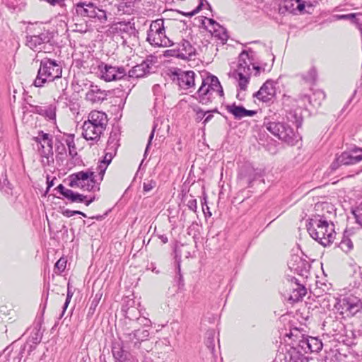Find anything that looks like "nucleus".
Segmentation results:
<instances>
[{
  "label": "nucleus",
  "instance_id": "obj_14",
  "mask_svg": "<svg viewBox=\"0 0 362 362\" xmlns=\"http://www.w3.org/2000/svg\"><path fill=\"white\" fill-rule=\"evenodd\" d=\"M167 56L176 57L182 59H189L195 54V49L187 40H182L177 44L176 48L165 52Z\"/></svg>",
  "mask_w": 362,
  "mask_h": 362
},
{
  "label": "nucleus",
  "instance_id": "obj_8",
  "mask_svg": "<svg viewBox=\"0 0 362 362\" xmlns=\"http://www.w3.org/2000/svg\"><path fill=\"white\" fill-rule=\"evenodd\" d=\"M69 186L79 187L87 191L98 190L95 175L91 171H80L69 176Z\"/></svg>",
  "mask_w": 362,
  "mask_h": 362
},
{
  "label": "nucleus",
  "instance_id": "obj_63",
  "mask_svg": "<svg viewBox=\"0 0 362 362\" xmlns=\"http://www.w3.org/2000/svg\"><path fill=\"white\" fill-rule=\"evenodd\" d=\"M159 238L161 240V241L163 243H167L168 241V238L164 235H161L159 236Z\"/></svg>",
  "mask_w": 362,
  "mask_h": 362
},
{
  "label": "nucleus",
  "instance_id": "obj_32",
  "mask_svg": "<svg viewBox=\"0 0 362 362\" xmlns=\"http://www.w3.org/2000/svg\"><path fill=\"white\" fill-rule=\"evenodd\" d=\"M284 362H305L303 358L296 350L288 352L284 356Z\"/></svg>",
  "mask_w": 362,
  "mask_h": 362
},
{
  "label": "nucleus",
  "instance_id": "obj_35",
  "mask_svg": "<svg viewBox=\"0 0 362 362\" xmlns=\"http://www.w3.org/2000/svg\"><path fill=\"white\" fill-rule=\"evenodd\" d=\"M66 199L71 202L82 203L86 200V197L78 193H75L71 190V192H67Z\"/></svg>",
  "mask_w": 362,
  "mask_h": 362
},
{
  "label": "nucleus",
  "instance_id": "obj_43",
  "mask_svg": "<svg viewBox=\"0 0 362 362\" xmlns=\"http://www.w3.org/2000/svg\"><path fill=\"white\" fill-rule=\"evenodd\" d=\"M156 186V182L151 180L144 182V190L149 192Z\"/></svg>",
  "mask_w": 362,
  "mask_h": 362
},
{
  "label": "nucleus",
  "instance_id": "obj_46",
  "mask_svg": "<svg viewBox=\"0 0 362 362\" xmlns=\"http://www.w3.org/2000/svg\"><path fill=\"white\" fill-rule=\"evenodd\" d=\"M204 2H206V5L210 7V5L208 4V2L206 0H200V3L199 6L193 10L192 12L189 13L187 16H192L197 13L202 8V7L204 6Z\"/></svg>",
  "mask_w": 362,
  "mask_h": 362
},
{
  "label": "nucleus",
  "instance_id": "obj_50",
  "mask_svg": "<svg viewBox=\"0 0 362 362\" xmlns=\"http://www.w3.org/2000/svg\"><path fill=\"white\" fill-rule=\"evenodd\" d=\"M356 16L355 13H349V14H344V15H337L336 18L337 20H348L353 19Z\"/></svg>",
  "mask_w": 362,
  "mask_h": 362
},
{
  "label": "nucleus",
  "instance_id": "obj_9",
  "mask_svg": "<svg viewBox=\"0 0 362 362\" xmlns=\"http://www.w3.org/2000/svg\"><path fill=\"white\" fill-rule=\"evenodd\" d=\"M33 140L37 144V150L42 158V164L49 165L54 162L52 135L40 131L37 136L33 137Z\"/></svg>",
  "mask_w": 362,
  "mask_h": 362
},
{
  "label": "nucleus",
  "instance_id": "obj_47",
  "mask_svg": "<svg viewBox=\"0 0 362 362\" xmlns=\"http://www.w3.org/2000/svg\"><path fill=\"white\" fill-rule=\"evenodd\" d=\"M206 344L212 353L214 350V334H209L208 339L206 341Z\"/></svg>",
  "mask_w": 362,
  "mask_h": 362
},
{
  "label": "nucleus",
  "instance_id": "obj_3",
  "mask_svg": "<svg viewBox=\"0 0 362 362\" xmlns=\"http://www.w3.org/2000/svg\"><path fill=\"white\" fill-rule=\"evenodd\" d=\"M202 85L197 92V99L199 103L207 105L212 103L216 96L223 95V88L216 76H209L202 78Z\"/></svg>",
  "mask_w": 362,
  "mask_h": 362
},
{
  "label": "nucleus",
  "instance_id": "obj_27",
  "mask_svg": "<svg viewBox=\"0 0 362 362\" xmlns=\"http://www.w3.org/2000/svg\"><path fill=\"white\" fill-rule=\"evenodd\" d=\"M287 120L295 124L296 128L301 126L303 118L299 110H290L286 114Z\"/></svg>",
  "mask_w": 362,
  "mask_h": 362
},
{
  "label": "nucleus",
  "instance_id": "obj_39",
  "mask_svg": "<svg viewBox=\"0 0 362 362\" xmlns=\"http://www.w3.org/2000/svg\"><path fill=\"white\" fill-rule=\"evenodd\" d=\"M149 336V332L147 329H137L136 330V337H137V341H135V346L140 344L141 341H145Z\"/></svg>",
  "mask_w": 362,
  "mask_h": 362
},
{
  "label": "nucleus",
  "instance_id": "obj_2",
  "mask_svg": "<svg viewBox=\"0 0 362 362\" xmlns=\"http://www.w3.org/2000/svg\"><path fill=\"white\" fill-rule=\"evenodd\" d=\"M310 235L323 246L329 245L334 238L333 225L320 216L311 218L307 225Z\"/></svg>",
  "mask_w": 362,
  "mask_h": 362
},
{
  "label": "nucleus",
  "instance_id": "obj_21",
  "mask_svg": "<svg viewBox=\"0 0 362 362\" xmlns=\"http://www.w3.org/2000/svg\"><path fill=\"white\" fill-rule=\"evenodd\" d=\"M196 74L192 71H180L177 74V81L179 86L184 89L188 90L194 88Z\"/></svg>",
  "mask_w": 362,
  "mask_h": 362
},
{
  "label": "nucleus",
  "instance_id": "obj_36",
  "mask_svg": "<svg viewBox=\"0 0 362 362\" xmlns=\"http://www.w3.org/2000/svg\"><path fill=\"white\" fill-rule=\"evenodd\" d=\"M42 116H45L49 120L55 121V119H56V107L52 105L46 106Z\"/></svg>",
  "mask_w": 362,
  "mask_h": 362
},
{
  "label": "nucleus",
  "instance_id": "obj_6",
  "mask_svg": "<svg viewBox=\"0 0 362 362\" xmlns=\"http://www.w3.org/2000/svg\"><path fill=\"white\" fill-rule=\"evenodd\" d=\"M76 13L81 17L95 18L100 23L107 21L106 11L99 8L95 4L89 0L81 1L74 4Z\"/></svg>",
  "mask_w": 362,
  "mask_h": 362
},
{
  "label": "nucleus",
  "instance_id": "obj_57",
  "mask_svg": "<svg viewBox=\"0 0 362 362\" xmlns=\"http://www.w3.org/2000/svg\"><path fill=\"white\" fill-rule=\"evenodd\" d=\"M206 20L209 21V24L211 25L213 30H214V28H218V26L221 25L218 23H216L214 19L206 18Z\"/></svg>",
  "mask_w": 362,
  "mask_h": 362
},
{
  "label": "nucleus",
  "instance_id": "obj_55",
  "mask_svg": "<svg viewBox=\"0 0 362 362\" xmlns=\"http://www.w3.org/2000/svg\"><path fill=\"white\" fill-rule=\"evenodd\" d=\"M266 66L265 64L263 66H256L253 64L252 69L255 71V75H258L260 72V71H266Z\"/></svg>",
  "mask_w": 362,
  "mask_h": 362
},
{
  "label": "nucleus",
  "instance_id": "obj_59",
  "mask_svg": "<svg viewBox=\"0 0 362 362\" xmlns=\"http://www.w3.org/2000/svg\"><path fill=\"white\" fill-rule=\"evenodd\" d=\"M129 6H130V5L128 6L127 3H125V4L121 3L119 5V10L122 9L124 12H129L130 11L129 9L124 10V7L128 8Z\"/></svg>",
  "mask_w": 362,
  "mask_h": 362
},
{
  "label": "nucleus",
  "instance_id": "obj_4",
  "mask_svg": "<svg viewBox=\"0 0 362 362\" xmlns=\"http://www.w3.org/2000/svg\"><path fill=\"white\" fill-rule=\"evenodd\" d=\"M62 66L54 60L44 59L40 62L37 76L34 81V86L42 87L46 82H52L62 78Z\"/></svg>",
  "mask_w": 362,
  "mask_h": 362
},
{
  "label": "nucleus",
  "instance_id": "obj_41",
  "mask_svg": "<svg viewBox=\"0 0 362 362\" xmlns=\"http://www.w3.org/2000/svg\"><path fill=\"white\" fill-rule=\"evenodd\" d=\"M74 26H75V28L74 29V30L76 32L84 33L88 30V25L87 23H75Z\"/></svg>",
  "mask_w": 362,
  "mask_h": 362
},
{
  "label": "nucleus",
  "instance_id": "obj_24",
  "mask_svg": "<svg viewBox=\"0 0 362 362\" xmlns=\"http://www.w3.org/2000/svg\"><path fill=\"white\" fill-rule=\"evenodd\" d=\"M22 353L21 350H10L6 348L0 355V362H20Z\"/></svg>",
  "mask_w": 362,
  "mask_h": 362
},
{
  "label": "nucleus",
  "instance_id": "obj_15",
  "mask_svg": "<svg viewBox=\"0 0 362 362\" xmlns=\"http://www.w3.org/2000/svg\"><path fill=\"white\" fill-rule=\"evenodd\" d=\"M101 78L105 81L110 82L125 78L127 71L123 66H114L105 64L100 68Z\"/></svg>",
  "mask_w": 362,
  "mask_h": 362
},
{
  "label": "nucleus",
  "instance_id": "obj_10",
  "mask_svg": "<svg viewBox=\"0 0 362 362\" xmlns=\"http://www.w3.org/2000/svg\"><path fill=\"white\" fill-rule=\"evenodd\" d=\"M250 64H252V59L250 52H242L239 55L236 72L238 76V86L243 90H246L251 75Z\"/></svg>",
  "mask_w": 362,
  "mask_h": 362
},
{
  "label": "nucleus",
  "instance_id": "obj_49",
  "mask_svg": "<svg viewBox=\"0 0 362 362\" xmlns=\"http://www.w3.org/2000/svg\"><path fill=\"white\" fill-rule=\"evenodd\" d=\"M187 206L188 208L193 211H196L197 209V202L195 199H191L187 202Z\"/></svg>",
  "mask_w": 362,
  "mask_h": 362
},
{
  "label": "nucleus",
  "instance_id": "obj_29",
  "mask_svg": "<svg viewBox=\"0 0 362 362\" xmlns=\"http://www.w3.org/2000/svg\"><path fill=\"white\" fill-rule=\"evenodd\" d=\"M112 355L116 361L124 362L127 353L119 345H114L112 349Z\"/></svg>",
  "mask_w": 362,
  "mask_h": 362
},
{
  "label": "nucleus",
  "instance_id": "obj_52",
  "mask_svg": "<svg viewBox=\"0 0 362 362\" xmlns=\"http://www.w3.org/2000/svg\"><path fill=\"white\" fill-rule=\"evenodd\" d=\"M126 338L128 341H132L135 344V341H137V337H136V330L126 335Z\"/></svg>",
  "mask_w": 362,
  "mask_h": 362
},
{
  "label": "nucleus",
  "instance_id": "obj_7",
  "mask_svg": "<svg viewBox=\"0 0 362 362\" xmlns=\"http://www.w3.org/2000/svg\"><path fill=\"white\" fill-rule=\"evenodd\" d=\"M264 126L271 134L291 146L294 145L298 139V135L293 132V129L284 123L267 122L265 119Z\"/></svg>",
  "mask_w": 362,
  "mask_h": 362
},
{
  "label": "nucleus",
  "instance_id": "obj_38",
  "mask_svg": "<svg viewBox=\"0 0 362 362\" xmlns=\"http://www.w3.org/2000/svg\"><path fill=\"white\" fill-rule=\"evenodd\" d=\"M41 339L42 334L40 333V329L37 327H34L33 329L29 340L32 341L33 344H37L40 342Z\"/></svg>",
  "mask_w": 362,
  "mask_h": 362
},
{
  "label": "nucleus",
  "instance_id": "obj_45",
  "mask_svg": "<svg viewBox=\"0 0 362 362\" xmlns=\"http://www.w3.org/2000/svg\"><path fill=\"white\" fill-rule=\"evenodd\" d=\"M72 296H73V293L70 291L69 288L68 287L66 299V301L63 306V311H62V315H63L64 312L66 311V310L70 303L71 298H72Z\"/></svg>",
  "mask_w": 362,
  "mask_h": 362
},
{
  "label": "nucleus",
  "instance_id": "obj_1",
  "mask_svg": "<svg viewBox=\"0 0 362 362\" xmlns=\"http://www.w3.org/2000/svg\"><path fill=\"white\" fill-rule=\"evenodd\" d=\"M107 124V115L94 110L89 113L88 120L82 126V135L86 140L98 141Z\"/></svg>",
  "mask_w": 362,
  "mask_h": 362
},
{
  "label": "nucleus",
  "instance_id": "obj_56",
  "mask_svg": "<svg viewBox=\"0 0 362 362\" xmlns=\"http://www.w3.org/2000/svg\"><path fill=\"white\" fill-rule=\"evenodd\" d=\"M154 131H155V127L153 129V130H152V132H151V134L149 136L148 142V144L146 146L145 154H146L147 151H148V148H149V146L151 145V141H152V139H153V138L154 136Z\"/></svg>",
  "mask_w": 362,
  "mask_h": 362
},
{
  "label": "nucleus",
  "instance_id": "obj_20",
  "mask_svg": "<svg viewBox=\"0 0 362 362\" xmlns=\"http://www.w3.org/2000/svg\"><path fill=\"white\" fill-rule=\"evenodd\" d=\"M110 29L113 33L120 35L125 34L128 36H136L137 31L136 30L134 23L131 21H119L113 23Z\"/></svg>",
  "mask_w": 362,
  "mask_h": 362
},
{
  "label": "nucleus",
  "instance_id": "obj_22",
  "mask_svg": "<svg viewBox=\"0 0 362 362\" xmlns=\"http://www.w3.org/2000/svg\"><path fill=\"white\" fill-rule=\"evenodd\" d=\"M226 110L238 119L245 117H252L257 113L255 110H247L244 107L236 105L235 103L227 105Z\"/></svg>",
  "mask_w": 362,
  "mask_h": 362
},
{
  "label": "nucleus",
  "instance_id": "obj_23",
  "mask_svg": "<svg viewBox=\"0 0 362 362\" xmlns=\"http://www.w3.org/2000/svg\"><path fill=\"white\" fill-rule=\"evenodd\" d=\"M149 72V65L147 62H143L140 64L134 66L128 72V75L125 76V78H141L144 76L147 73Z\"/></svg>",
  "mask_w": 362,
  "mask_h": 362
},
{
  "label": "nucleus",
  "instance_id": "obj_64",
  "mask_svg": "<svg viewBox=\"0 0 362 362\" xmlns=\"http://www.w3.org/2000/svg\"><path fill=\"white\" fill-rule=\"evenodd\" d=\"M94 199H95V197H93L89 200H85L84 202H86V205L89 206L90 204L94 201Z\"/></svg>",
  "mask_w": 362,
  "mask_h": 362
},
{
  "label": "nucleus",
  "instance_id": "obj_37",
  "mask_svg": "<svg viewBox=\"0 0 362 362\" xmlns=\"http://www.w3.org/2000/svg\"><path fill=\"white\" fill-rule=\"evenodd\" d=\"M317 76V72L315 67L310 68L305 74L303 75V78L307 82L314 83Z\"/></svg>",
  "mask_w": 362,
  "mask_h": 362
},
{
  "label": "nucleus",
  "instance_id": "obj_26",
  "mask_svg": "<svg viewBox=\"0 0 362 362\" xmlns=\"http://www.w3.org/2000/svg\"><path fill=\"white\" fill-rule=\"evenodd\" d=\"M354 237V234L349 233L348 232H345L344 236L339 243V247L343 250L344 252L348 253L351 252L354 248L353 244V238Z\"/></svg>",
  "mask_w": 362,
  "mask_h": 362
},
{
  "label": "nucleus",
  "instance_id": "obj_31",
  "mask_svg": "<svg viewBox=\"0 0 362 362\" xmlns=\"http://www.w3.org/2000/svg\"><path fill=\"white\" fill-rule=\"evenodd\" d=\"M307 344L312 352H318L322 350L323 346L322 342L316 337H310L308 339Z\"/></svg>",
  "mask_w": 362,
  "mask_h": 362
},
{
  "label": "nucleus",
  "instance_id": "obj_62",
  "mask_svg": "<svg viewBox=\"0 0 362 362\" xmlns=\"http://www.w3.org/2000/svg\"><path fill=\"white\" fill-rule=\"evenodd\" d=\"M206 117H205V119L204 121V123H206L208 122L209 121H210L211 119V118L213 117V115L209 112H208V113H206Z\"/></svg>",
  "mask_w": 362,
  "mask_h": 362
},
{
  "label": "nucleus",
  "instance_id": "obj_33",
  "mask_svg": "<svg viewBox=\"0 0 362 362\" xmlns=\"http://www.w3.org/2000/svg\"><path fill=\"white\" fill-rule=\"evenodd\" d=\"M65 142L69 148V156L71 158H74L77 155L76 146L74 143V135L69 134L65 139Z\"/></svg>",
  "mask_w": 362,
  "mask_h": 362
},
{
  "label": "nucleus",
  "instance_id": "obj_42",
  "mask_svg": "<svg viewBox=\"0 0 362 362\" xmlns=\"http://www.w3.org/2000/svg\"><path fill=\"white\" fill-rule=\"evenodd\" d=\"M356 223L362 227V203L358 209L354 212Z\"/></svg>",
  "mask_w": 362,
  "mask_h": 362
},
{
  "label": "nucleus",
  "instance_id": "obj_53",
  "mask_svg": "<svg viewBox=\"0 0 362 362\" xmlns=\"http://www.w3.org/2000/svg\"><path fill=\"white\" fill-rule=\"evenodd\" d=\"M64 1L65 0H48L47 3L52 6L59 5L63 7L65 6Z\"/></svg>",
  "mask_w": 362,
  "mask_h": 362
},
{
  "label": "nucleus",
  "instance_id": "obj_34",
  "mask_svg": "<svg viewBox=\"0 0 362 362\" xmlns=\"http://www.w3.org/2000/svg\"><path fill=\"white\" fill-rule=\"evenodd\" d=\"M214 35L221 40L223 43L226 42L228 38V35L226 30L221 25L218 28H214V30H211Z\"/></svg>",
  "mask_w": 362,
  "mask_h": 362
},
{
  "label": "nucleus",
  "instance_id": "obj_5",
  "mask_svg": "<svg viewBox=\"0 0 362 362\" xmlns=\"http://www.w3.org/2000/svg\"><path fill=\"white\" fill-rule=\"evenodd\" d=\"M146 40L151 45L155 47H170L174 45L165 35L163 19H157L151 23Z\"/></svg>",
  "mask_w": 362,
  "mask_h": 362
},
{
  "label": "nucleus",
  "instance_id": "obj_61",
  "mask_svg": "<svg viewBox=\"0 0 362 362\" xmlns=\"http://www.w3.org/2000/svg\"><path fill=\"white\" fill-rule=\"evenodd\" d=\"M305 8V5L303 3H300V1H298V5H297V9L300 11H303Z\"/></svg>",
  "mask_w": 362,
  "mask_h": 362
},
{
  "label": "nucleus",
  "instance_id": "obj_28",
  "mask_svg": "<svg viewBox=\"0 0 362 362\" xmlns=\"http://www.w3.org/2000/svg\"><path fill=\"white\" fill-rule=\"evenodd\" d=\"M305 98H308L309 103L312 105L317 107L320 106L322 102L325 100V94L322 90H317L313 93L312 96L308 97L307 95H305Z\"/></svg>",
  "mask_w": 362,
  "mask_h": 362
},
{
  "label": "nucleus",
  "instance_id": "obj_30",
  "mask_svg": "<svg viewBox=\"0 0 362 362\" xmlns=\"http://www.w3.org/2000/svg\"><path fill=\"white\" fill-rule=\"evenodd\" d=\"M113 157L114 156H112L111 153H105L103 160L100 162V165H98L99 175L101 176L100 180L103 179L107 167L111 163Z\"/></svg>",
  "mask_w": 362,
  "mask_h": 362
},
{
  "label": "nucleus",
  "instance_id": "obj_19",
  "mask_svg": "<svg viewBox=\"0 0 362 362\" xmlns=\"http://www.w3.org/2000/svg\"><path fill=\"white\" fill-rule=\"evenodd\" d=\"M275 93L274 82L271 80H267L260 89L254 94V97L262 102H269L273 99Z\"/></svg>",
  "mask_w": 362,
  "mask_h": 362
},
{
  "label": "nucleus",
  "instance_id": "obj_16",
  "mask_svg": "<svg viewBox=\"0 0 362 362\" xmlns=\"http://www.w3.org/2000/svg\"><path fill=\"white\" fill-rule=\"evenodd\" d=\"M288 267L291 272L300 276H307L310 269L309 263L298 255H292L288 262Z\"/></svg>",
  "mask_w": 362,
  "mask_h": 362
},
{
  "label": "nucleus",
  "instance_id": "obj_25",
  "mask_svg": "<svg viewBox=\"0 0 362 362\" xmlns=\"http://www.w3.org/2000/svg\"><path fill=\"white\" fill-rule=\"evenodd\" d=\"M118 141L119 139L117 133L113 132H111L110 136L107 140L105 153H111L112 156H115L119 146Z\"/></svg>",
  "mask_w": 362,
  "mask_h": 362
},
{
  "label": "nucleus",
  "instance_id": "obj_18",
  "mask_svg": "<svg viewBox=\"0 0 362 362\" xmlns=\"http://www.w3.org/2000/svg\"><path fill=\"white\" fill-rule=\"evenodd\" d=\"M108 91L101 90L98 86L91 84L86 93V100L92 104H101L107 100Z\"/></svg>",
  "mask_w": 362,
  "mask_h": 362
},
{
  "label": "nucleus",
  "instance_id": "obj_11",
  "mask_svg": "<svg viewBox=\"0 0 362 362\" xmlns=\"http://www.w3.org/2000/svg\"><path fill=\"white\" fill-rule=\"evenodd\" d=\"M335 308L341 315L354 316L362 310V301L358 297L349 296L339 299Z\"/></svg>",
  "mask_w": 362,
  "mask_h": 362
},
{
  "label": "nucleus",
  "instance_id": "obj_40",
  "mask_svg": "<svg viewBox=\"0 0 362 362\" xmlns=\"http://www.w3.org/2000/svg\"><path fill=\"white\" fill-rule=\"evenodd\" d=\"M66 264V260L64 258H60L55 264L54 269H57L58 273L62 272L65 268Z\"/></svg>",
  "mask_w": 362,
  "mask_h": 362
},
{
  "label": "nucleus",
  "instance_id": "obj_48",
  "mask_svg": "<svg viewBox=\"0 0 362 362\" xmlns=\"http://www.w3.org/2000/svg\"><path fill=\"white\" fill-rule=\"evenodd\" d=\"M56 189L62 194L64 197L67 198V192H71V190L69 189H66L62 184L59 185Z\"/></svg>",
  "mask_w": 362,
  "mask_h": 362
},
{
  "label": "nucleus",
  "instance_id": "obj_12",
  "mask_svg": "<svg viewBox=\"0 0 362 362\" xmlns=\"http://www.w3.org/2000/svg\"><path fill=\"white\" fill-rule=\"evenodd\" d=\"M361 160L362 148L354 147L349 151L341 153L332 164L331 168L332 170H335L339 165H355Z\"/></svg>",
  "mask_w": 362,
  "mask_h": 362
},
{
  "label": "nucleus",
  "instance_id": "obj_17",
  "mask_svg": "<svg viewBox=\"0 0 362 362\" xmlns=\"http://www.w3.org/2000/svg\"><path fill=\"white\" fill-rule=\"evenodd\" d=\"M50 40V36L48 31H44L39 35H34L27 37L26 45L31 49L40 51L43 45Z\"/></svg>",
  "mask_w": 362,
  "mask_h": 362
},
{
  "label": "nucleus",
  "instance_id": "obj_13",
  "mask_svg": "<svg viewBox=\"0 0 362 362\" xmlns=\"http://www.w3.org/2000/svg\"><path fill=\"white\" fill-rule=\"evenodd\" d=\"M286 292L288 296V300L296 303L301 300L306 294V289L298 282L295 277H291V279H288V282L286 284Z\"/></svg>",
  "mask_w": 362,
  "mask_h": 362
},
{
  "label": "nucleus",
  "instance_id": "obj_51",
  "mask_svg": "<svg viewBox=\"0 0 362 362\" xmlns=\"http://www.w3.org/2000/svg\"><path fill=\"white\" fill-rule=\"evenodd\" d=\"M64 81V83H63V81L61 80L59 84H58L57 83H55V85L57 86L59 91L61 90V91L64 92L67 88V82L65 79Z\"/></svg>",
  "mask_w": 362,
  "mask_h": 362
},
{
  "label": "nucleus",
  "instance_id": "obj_44",
  "mask_svg": "<svg viewBox=\"0 0 362 362\" xmlns=\"http://www.w3.org/2000/svg\"><path fill=\"white\" fill-rule=\"evenodd\" d=\"M56 152L63 156L66 153L65 146L62 143H59L56 144Z\"/></svg>",
  "mask_w": 362,
  "mask_h": 362
},
{
  "label": "nucleus",
  "instance_id": "obj_60",
  "mask_svg": "<svg viewBox=\"0 0 362 362\" xmlns=\"http://www.w3.org/2000/svg\"><path fill=\"white\" fill-rule=\"evenodd\" d=\"M206 113H208V112H204L202 110L197 112V119H202L206 115Z\"/></svg>",
  "mask_w": 362,
  "mask_h": 362
},
{
  "label": "nucleus",
  "instance_id": "obj_54",
  "mask_svg": "<svg viewBox=\"0 0 362 362\" xmlns=\"http://www.w3.org/2000/svg\"><path fill=\"white\" fill-rule=\"evenodd\" d=\"M46 106H34L33 112L42 115Z\"/></svg>",
  "mask_w": 362,
  "mask_h": 362
},
{
  "label": "nucleus",
  "instance_id": "obj_58",
  "mask_svg": "<svg viewBox=\"0 0 362 362\" xmlns=\"http://www.w3.org/2000/svg\"><path fill=\"white\" fill-rule=\"evenodd\" d=\"M63 215L66 216V217H71L73 215V211L72 210H69V209H66L64 211H63L62 212Z\"/></svg>",
  "mask_w": 362,
  "mask_h": 362
}]
</instances>
